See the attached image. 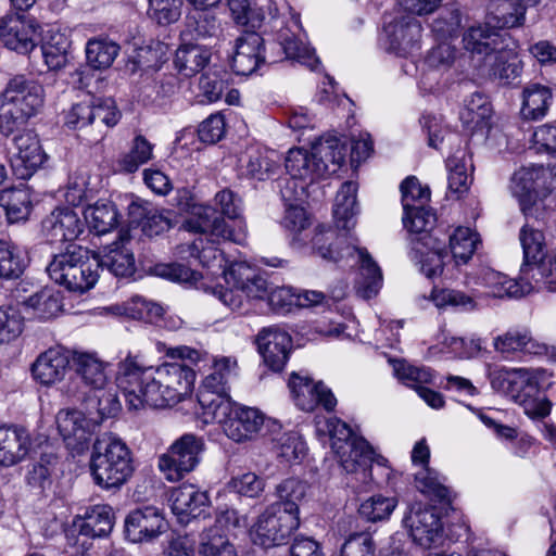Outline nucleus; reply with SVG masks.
Wrapping results in <instances>:
<instances>
[{"instance_id": "9", "label": "nucleus", "mask_w": 556, "mask_h": 556, "mask_svg": "<svg viewBox=\"0 0 556 556\" xmlns=\"http://www.w3.org/2000/svg\"><path fill=\"white\" fill-rule=\"evenodd\" d=\"M98 268V260L90 261L87 250L71 245L64 253L54 255L47 271L53 281L67 290L84 293L97 282Z\"/></svg>"}, {"instance_id": "33", "label": "nucleus", "mask_w": 556, "mask_h": 556, "mask_svg": "<svg viewBox=\"0 0 556 556\" xmlns=\"http://www.w3.org/2000/svg\"><path fill=\"white\" fill-rule=\"evenodd\" d=\"M278 155L258 146L248 147L239 156V166L245 176L265 180L277 173Z\"/></svg>"}, {"instance_id": "29", "label": "nucleus", "mask_w": 556, "mask_h": 556, "mask_svg": "<svg viewBox=\"0 0 556 556\" xmlns=\"http://www.w3.org/2000/svg\"><path fill=\"white\" fill-rule=\"evenodd\" d=\"M68 367V352L61 346H55L37 356L31 365V374L41 384L51 386L64 379Z\"/></svg>"}, {"instance_id": "62", "label": "nucleus", "mask_w": 556, "mask_h": 556, "mask_svg": "<svg viewBox=\"0 0 556 556\" xmlns=\"http://www.w3.org/2000/svg\"><path fill=\"white\" fill-rule=\"evenodd\" d=\"M393 369L399 380L416 391L419 386L430 383L433 377L429 368L413 366L403 361H395Z\"/></svg>"}, {"instance_id": "39", "label": "nucleus", "mask_w": 556, "mask_h": 556, "mask_svg": "<svg viewBox=\"0 0 556 556\" xmlns=\"http://www.w3.org/2000/svg\"><path fill=\"white\" fill-rule=\"evenodd\" d=\"M211 60V51L190 41H181L175 55V67L185 76H193L202 71Z\"/></svg>"}, {"instance_id": "60", "label": "nucleus", "mask_w": 556, "mask_h": 556, "mask_svg": "<svg viewBox=\"0 0 556 556\" xmlns=\"http://www.w3.org/2000/svg\"><path fill=\"white\" fill-rule=\"evenodd\" d=\"M460 25V10L452 5L441 11L440 15L433 21L431 29L438 39L445 41L458 34Z\"/></svg>"}, {"instance_id": "4", "label": "nucleus", "mask_w": 556, "mask_h": 556, "mask_svg": "<svg viewBox=\"0 0 556 556\" xmlns=\"http://www.w3.org/2000/svg\"><path fill=\"white\" fill-rule=\"evenodd\" d=\"M43 87L23 75L11 78L0 94V134L9 137L43 105Z\"/></svg>"}, {"instance_id": "64", "label": "nucleus", "mask_w": 556, "mask_h": 556, "mask_svg": "<svg viewBox=\"0 0 556 556\" xmlns=\"http://www.w3.org/2000/svg\"><path fill=\"white\" fill-rule=\"evenodd\" d=\"M278 457L287 463L301 460L306 454V445L296 432L283 433L276 444Z\"/></svg>"}, {"instance_id": "12", "label": "nucleus", "mask_w": 556, "mask_h": 556, "mask_svg": "<svg viewBox=\"0 0 556 556\" xmlns=\"http://www.w3.org/2000/svg\"><path fill=\"white\" fill-rule=\"evenodd\" d=\"M299 526L300 517L283 510L280 505H269L257 517L250 536L255 545L269 548L286 544Z\"/></svg>"}, {"instance_id": "32", "label": "nucleus", "mask_w": 556, "mask_h": 556, "mask_svg": "<svg viewBox=\"0 0 556 556\" xmlns=\"http://www.w3.org/2000/svg\"><path fill=\"white\" fill-rule=\"evenodd\" d=\"M327 428L331 447L337 455L345 456L350 452L361 455L364 459L371 457L372 446L365 439L354 435L350 426L344 421L336 417L329 418Z\"/></svg>"}, {"instance_id": "46", "label": "nucleus", "mask_w": 556, "mask_h": 556, "mask_svg": "<svg viewBox=\"0 0 556 556\" xmlns=\"http://www.w3.org/2000/svg\"><path fill=\"white\" fill-rule=\"evenodd\" d=\"M119 53V46L106 37L89 39L86 45V59L94 70L109 68Z\"/></svg>"}, {"instance_id": "24", "label": "nucleus", "mask_w": 556, "mask_h": 556, "mask_svg": "<svg viewBox=\"0 0 556 556\" xmlns=\"http://www.w3.org/2000/svg\"><path fill=\"white\" fill-rule=\"evenodd\" d=\"M403 523L408 529L413 541L424 547H430L440 540L442 534V523L438 514L420 503L409 506Z\"/></svg>"}, {"instance_id": "14", "label": "nucleus", "mask_w": 556, "mask_h": 556, "mask_svg": "<svg viewBox=\"0 0 556 556\" xmlns=\"http://www.w3.org/2000/svg\"><path fill=\"white\" fill-rule=\"evenodd\" d=\"M420 38L421 25L414 17L403 12L384 16L382 40L387 50L405 56L419 48Z\"/></svg>"}, {"instance_id": "52", "label": "nucleus", "mask_w": 556, "mask_h": 556, "mask_svg": "<svg viewBox=\"0 0 556 556\" xmlns=\"http://www.w3.org/2000/svg\"><path fill=\"white\" fill-rule=\"evenodd\" d=\"M129 215L134 222L142 223L144 232L149 236L159 235L167 230L170 226L169 220L156 210L149 208L147 203L138 201L131 202L129 205Z\"/></svg>"}, {"instance_id": "3", "label": "nucleus", "mask_w": 556, "mask_h": 556, "mask_svg": "<svg viewBox=\"0 0 556 556\" xmlns=\"http://www.w3.org/2000/svg\"><path fill=\"white\" fill-rule=\"evenodd\" d=\"M345 153V147L340 139L327 136L314 142L311 151L303 148L290 149L285 166L293 179L313 182L334 174L343 164Z\"/></svg>"}, {"instance_id": "41", "label": "nucleus", "mask_w": 556, "mask_h": 556, "mask_svg": "<svg viewBox=\"0 0 556 556\" xmlns=\"http://www.w3.org/2000/svg\"><path fill=\"white\" fill-rule=\"evenodd\" d=\"M356 185L352 181L344 182L337 192L333 217L338 228L350 230L355 226L356 210Z\"/></svg>"}, {"instance_id": "27", "label": "nucleus", "mask_w": 556, "mask_h": 556, "mask_svg": "<svg viewBox=\"0 0 556 556\" xmlns=\"http://www.w3.org/2000/svg\"><path fill=\"white\" fill-rule=\"evenodd\" d=\"M258 350L265 364L274 371L283 369L291 350V337L277 327L264 328L257 334Z\"/></svg>"}, {"instance_id": "59", "label": "nucleus", "mask_w": 556, "mask_h": 556, "mask_svg": "<svg viewBox=\"0 0 556 556\" xmlns=\"http://www.w3.org/2000/svg\"><path fill=\"white\" fill-rule=\"evenodd\" d=\"M434 304L440 307H453L463 312H472L478 308L477 295H470L460 290L443 289L434 293Z\"/></svg>"}, {"instance_id": "6", "label": "nucleus", "mask_w": 556, "mask_h": 556, "mask_svg": "<svg viewBox=\"0 0 556 556\" xmlns=\"http://www.w3.org/2000/svg\"><path fill=\"white\" fill-rule=\"evenodd\" d=\"M305 236L306 238L308 237L307 235ZM345 237L337 236L332 229L318 226L309 240L306 239V244H311L323 258L334 262L356 255L361 265L359 289L364 298L370 299L382 287L381 269L365 249H359L352 244H348L344 248L338 247L345 243Z\"/></svg>"}, {"instance_id": "45", "label": "nucleus", "mask_w": 556, "mask_h": 556, "mask_svg": "<svg viewBox=\"0 0 556 556\" xmlns=\"http://www.w3.org/2000/svg\"><path fill=\"white\" fill-rule=\"evenodd\" d=\"M526 4L519 0H494L490 5V21L498 28L521 26L526 16Z\"/></svg>"}, {"instance_id": "20", "label": "nucleus", "mask_w": 556, "mask_h": 556, "mask_svg": "<svg viewBox=\"0 0 556 556\" xmlns=\"http://www.w3.org/2000/svg\"><path fill=\"white\" fill-rule=\"evenodd\" d=\"M167 530L162 509L143 506L131 510L125 519L126 538L134 543L150 542Z\"/></svg>"}, {"instance_id": "11", "label": "nucleus", "mask_w": 556, "mask_h": 556, "mask_svg": "<svg viewBox=\"0 0 556 556\" xmlns=\"http://www.w3.org/2000/svg\"><path fill=\"white\" fill-rule=\"evenodd\" d=\"M204 450L203 437L185 433L157 457V468L167 481L177 482L199 466Z\"/></svg>"}, {"instance_id": "13", "label": "nucleus", "mask_w": 556, "mask_h": 556, "mask_svg": "<svg viewBox=\"0 0 556 556\" xmlns=\"http://www.w3.org/2000/svg\"><path fill=\"white\" fill-rule=\"evenodd\" d=\"M211 415H201V418L205 424H220L225 434L238 443L252 440L265 422V416L260 409L238 405L232 400L229 401V410L224 416Z\"/></svg>"}, {"instance_id": "8", "label": "nucleus", "mask_w": 556, "mask_h": 556, "mask_svg": "<svg viewBox=\"0 0 556 556\" xmlns=\"http://www.w3.org/2000/svg\"><path fill=\"white\" fill-rule=\"evenodd\" d=\"M224 279L230 288L216 286L211 289L225 306L231 311L248 312L245 307L251 300H265L268 293V282L257 276L245 263H232L224 271Z\"/></svg>"}, {"instance_id": "23", "label": "nucleus", "mask_w": 556, "mask_h": 556, "mask_svg": "<svg viewBox=\"0 0 556 556\" xmlns=\"http://www.w3.org/2000/svg\"><path fill=\"white\" fill-rule=\"evenodd\" d=\"M270 62L277 58L268 56ZM267 60L263 37L255 31H247L239 36L235 42L231 67L238 75L253 74Z\"/></svg>"}, {"instance_id": "55", "label": "nucleus", "mask_w": 556, "mask_h": 556, "mask_svg": "<svg viewBox=\"0 0 556 556\" xmlns=\"http://www.w3.org/2000/svg\"><path fill=\"white\" fill-rule=\"evenodd\" d=\"M445 478L429 467H421L415 473L416 488L425 495L443 501L448 496V489L444 485Z\"/></svg>"}, {"instance_id": "22", "label": "nucleus", "mask_w": 556, "mask_h": 556, "mask_svg": "<svg viewBox=\"0 0 556 556\" xmlns=\"http://www.w3.org/2000/svg\"><path fill=\"white\" fill-rule=\"evenodd\" d=\"M289 388L295 405L304 412H313L318 406L332 410L337 405V399L331 390L321 381L314 382L307 376L292 374Z\"/></svg>"}, {"instance_id": "17", "label": "nucleus", "mask_w": 556, "mask_h": 556, "mask_svg": "<svg viewBox=\"0 0 556 556\" xmlns=\"http://www.w3.org/2000/svg\"><path fill=\"white\" fill-rule=\"evenodd\" d=\"M39 25L24 14L10 13L0 18V40L10 50L27 54L37 45Z\"/></svg>"}, {"instance_id": "37", "label": "nucleus", "mask_w": 556, "mask_h": 556, "mask_svg": "<svg viewBox=\"0 0 556 556\" xmlns=\"http://www.w3.org/2000/svg\"><path fill=\"white\" fill-rule=\"evenodd\" d=\"M220 23L208 9H193L186 15L185 29L180 33L181 41L216 37Z\"/></svg>"}, {"instance_id": "25", "label": "nucleus", "mask_w": 556, "mask_h": 556, "mask_svg": "<svg viewBox=\"0 0 556 556\" xmlns=\"http://www.w3.org/2000/svg\"><path fill=\"white\" fill-rule=\"evenodd\" d=\"M490 377L492 387L509 394L515 402L518 395L538 393L540 389V374L534 369L501 367L494 369Z\"/></svg>"}, {"instance_id": "26", "label": "nucleus", "mask_w": 556, "mask_h": 556, "mask_svg": "<svg viewBox=\"0 0 556 556\" xmlns=\"http://www.w3.org/2000/svg\"><path fill=\"white\" fill-rule=\"evenodd\" d=\"M476 283L485 289L483 294L489 298H521L533 292L532 283L526 280L522 271L516 280L491 268H483L479 273Z\"/></svg>"}, {"instance_id": "51", "label": "nucleus", "mask_w": 556, "mask_h": 556, "mask_svg": "<svg viewBox=\"0 0 556 556\" xmlns=\"http://www.w3.org/2000/svg\"><path fill=\"white\" fill-rule=\"evenodd\" d=\"M523 250L525 264L522 267L534 265L546 256L545 238L540 229L526 224L519 235Z\"/></svg>"}, {"instance_id": "38", "label": "nucleus", "mask_w": 556, "mask_h": 556, "mask_svg": "<svg viewBox=\"0 0 556 556\" xmlns=\"http://www.w3.org/2000/svg\"><path fill=\"white\" fill-rule=\"evenodd\" d=\"M521 100L522 117L535 121L546 115L553 102V93L548 87L534 83L523 88Z\"/></svg>"}, {"instance_id": "63", "label": "nucleus", "mask_w": 556, "mask_h": 556, "mask_svg": "<svg viewBox=\"0 0 556 556\" xmlns=\"http://www.w3.org/2000/svg\"><path fill=\"white\" fill-rule=\"evenodd\" d=\"M96 99L88 98L74 103L65 114V125L71 129H81L96 121Z\"/></svg>"}, {"instance_id": "35", "label": "nucleus", "mask_w": 556, "mask_h": 556, "mask_svg": "<svg viewBox=\"0 0 556 556\" xmlns=\"http://www.w3.org/2000/svg\"><path fill=\"white\" fill-rule=\"evenodd\" d=\"M30 448V438L24 428L0 427V466L10 467L23 460Z\"/></svg>"}, {"instance_id": "47", "label": "nucleus", "mask_w": 556, "mask_h": 556, "mask_svg": "<svg viewBox=\"0 0 556 556\" xmlns=\"http://www.w3.org/2000/svg\"><path fill=\"white\" fill-rule=\"evenodd\" d=\"M526 280L532 283L533 291L546 289L556 292V256L546 255L529 267H522Z\"/></svg>"}, {"instance_id": "61", "label": "nucleus", "mask_w": 556, "mask_h": 556, "mask_svg": "<svg viewBox=\"0 0 556 556\" xmlns=\"http://www.w3.org/2000/svg\"><path fill=\"white\" fill-rule=\"evenodd\" d=\"M308 224V217L303 207L292 204L287 206L281 225L293 236L294 244L306 245V236H302V232L306 230Z\"/></svg>"}, {"instance_id": "15", "label": "nucleus", "mask_w": 556, "mask_h": 556, "mask_svg": "<svg viewBox=\"0 0 556 556\" xmlns=\"http://www.w3.org/2000/svg\"><path fill=\"white\" fill-rule=\"evenodd\" d=\"M76 376L71 378L65 392L77 400H86L91 392L109 384L106 366L96 355L79 353L74 358Z\"/></svg>"}, {"instance_id": "43", "label": "nucleus", "mask_w": 556, "mask_h": 556, "mask_svg": "<svg viewBox=\"0 0 556 556\" xmlns=\"http://www.w3.org/2000/svg\"><path fill=\"white\" fill-rule=\"evenodd\" d=\"M27 266L28 258L23 250L10 240L0 239V279H17Z\"/></svg>"}, {"instance_id": "56", "label": "nucleus", "mask_w": 556, "mask_h": 556, "mask_svg": "<svg viewBox=\"0 0 556 556\" xmlns=\"http://www.w3.org/2000/svg\"><path fill=\"white\" fill-rule=\"evenodd\" d=\"M396 506V497L378 494L363 502L358 508V513L366 520L376 522L388 519Z\"/></svg>"}, {"instance_id": "34", "label": "nucleus", "mask_w": 556, "mask_h": 556, "mask_svg": "<svg viewBox=\"0 0 556 556\" xmlns=\"http://www.w3.org/2000/svg\"><path fill=\"white\" fill-rule=\"evenodd\" d=\"M481 76L498 79L504 84H509L517 79L522 72V63L516 52L508 49L506 43L492 58L477 68Z\"/></svg>"}, {"instance_id": "2", "label": "nucleus", "mask_w": 556, "mask_h": 556, "mask_svg": "<svg viewBox=\"0 0 556 556\" xmlns=\"http://www.w3.org/2000/svg\"><path fill=\"white\" fill-rule=\"evenodd\" d=\"M185 228L200 236L188 245L190 256L198 258L203 267L211 269H228L223 251L222 241L242 243L245 238V227L240 225L239 231L233 232L226 222L211 206L199 205L193 208L192 216L188 218Z\"/></svg>"}, {"instance_id": "57", "label": "nucleus", "mask_w": 556, "mask_h": 556, "mask_svg": "<svg viewBox=\"0 0 556 556\" xmlns=\"http://www.w3.org/2000/svg\"><path fill=\"white\" fill-rule=\"evenodd\" d=\"M153 156L152 144L141 135L134 139L130 151L123 155L118 162L124 173H135L141 165L149 162Z\"/></svg>"}, {"instance_id": "18", "label": "nucleus", "mask_w": 556, "mask_h": 556, "mask_svg": "<svg viewBox=\"0 0 556 556\" xmlns=\"http://www.w3.org/2000/svg\"><path fill=\"white\" fill-rule=\"evenodd\" d=\"M289 14L287 25L278 30L277 40L287 59L294 60L315 71L319 65V59L313 48L307 46L302 38L300 17L291 8H286Z\"/></svg>"}, {"instance_id": "31", "label": "nucleus", "mask_w": 556, "mask_h": 556, "mask_svg": "<svg viewBox=\"0 0 556 556\" xmlns=\"http://www.w3.org/2000/svg\"><path fill=\"white\" fill-rule=\"evenodd\" d=\"M207 496L192 484H182L173 489L169 502L172 511L179 522L188 523L191 519L200 517L206 506Z\"/></svg>"}, {"instance_id": "30", "label": "nucleus", "mask_w": 556, "mask_h": 556, "mask_svg": "<svg viewBox=\"0 0 556 556\" xmlns=\"http://www.w3.org/2000/svg\"><path fill=\"white\" fill-rule=\"evenodd\" d=\"M42 229L52 241H73L84 230V223L71 207H58L42 222Z\"/></svg>"}, {"instance_id": "49", "label": "nucleus", "mask_w": 556, "mask_h": 556, "mask_svg": "<svg viewBox=\"0 0 556 556\" xmlns=\"http://www.w3.org/2000/svg\"><path fill=\"white\" fill-rule=\"evenodd\" d=\"M113 526V508L109 505H96L86 514L81 532L86 535L101 538L108 535Z\"/></svg>"}, {"instance_id": "53", "label": "nucleus", "mask_w": 556, "mask_h": 556, "mask_svg": "<svg viewBox=\"0 0 556 556\" xmlns=\"http://www.w3.org/2000/svg\"><path fill=\"white\" fill-rule=\"evenodd\" d=\"M200 556H237V551L226 534L216 529H206L200 535Z\"/></svg>"}, {"instance_id": "19", "label": "nucleus", "mask_w": 556, "mask_h": 556, "mask_svg": "<svg viewBox=\"0 0 556 556\" xmlns=\"http://www.w3.org/2000/svg\"><path fill=\"white\" fill-rule=\"evenodd\" d=\"M55 421L67 448L81 454L88 447L97 422L78 409H61Z\"/></svg>"}, {"instance_id": "16", "label": "nucleus", "mask_w": 556, "mask_h": 556, "mask_svg": "<svg viewBox=\"0 0 556 556\" xmlns=\"http://www.w3.org/2000/svg\"><path fill=\"white\" fill-rule=\"evenodd\" d=\"M10 149L11 167L18 179H28L42 166L47 155L33 131L15 135Z\"/></svg>"}, {"instance_id": "21", "label": "nucleus", "mask_w": 556, "mask_h": 556, "mask_svg": "<svg viewBox=\"0 0 556 556\" xmlns=\"http://www.w3.org/2000/svg\"><path fill=\"white\" fill-rule=\"evenodd\" d=\"M504 45L505 40L501 34L489 24L471 26L463 35V48L469 53L476 70L492 60Z\"/></svg>"}, {"instance_id": "50", "label": "nucleus", "mask_w": 556, "mask_h": 556, "mask_svg": "<svg viewBox=\"0 0 556 556\" xmlns=\"http://www.w3.org/2000/svg\"><path fill=\"white\" fill-rule=\"evenodd\" d=\"M480 243L479 235L468 227H458L450 237V248L457 265L466 264Z\"/></svg>"}, {"instance_id": "5", "label": "nucleus", "mask_w": 556, "mask_h": 556, "mask_svg": "<svg viewBox=\"0 0 556 556\" xmlns=\"http://www.w3.org/2000/svg\"><path fill=\"white\" fill-rule=\"evenodd\" d=\"M134 471L132 453L121 438L104 433L94 441L90 472L96 484L103 489L119 488Z\"/></svg>"}, {"instance_id": "10", "label": "nucleus", "mask_w": 556, "mask_h": 556, "mask_svg": "<svg viewBox=\"0 0 556 556\" xmlns=\"http://www.w3.org/2000/svg\"><path fill=\"white\" fill-rule=\"evenodd\" d=\"M238 376L237 359L231 356L216 357L213 363V370L207 375L198 393V404L201 415L220 417L229 410L230 383Z\"/></svg>"}, {"instance_id": "1", "label": "nucleus", "mask_w": 556, "mask_h": 556, "mask_svg": "<svg viewBox=\"0 0 556 556\" xmlns=\"http://www.w3.org/2000/svg\"><path fill=\"white\" fill-rule=\"evenodd\" d=\"M117 387L131 409L146 405L167 407L188 397L194 386L195 372L179 363L157 367L146 365L138 355L128 354L118 364Z\"/></svg>"}, {"instance_id": "36", "label": "nucleus", "mask_w": 556, "mask_h": 556, "mask_svg": "<svg viewBox=\"0 0 556 556\" xmlns=\"http://www.w3.org/2000/svg\"><path fill=\"white\" fill-rule=\"evenodd\" d=\"M22 304L27 314L42 321L59 316L63 307L61 293L52 288L41 289L25 299Z\"/></svg>"}, {"instance_id": "40", "label": "nucleus", "mask_w": 556, "mask_h": 556, "mask_svg": "<svg viewBox=\"0 0 556 556\" xmlns=\"http://www.w3.org/2000/svg\"><path fill=\"white\" fill-rule=\"evenodd\" d=\"M491 115L492 108L486 97L476 92L465 100L459 118L466 128L478 131L489 127Z\"/></svg>"}, {"instance_id": "44", "label": "nucleus", "mask_w": 556, "mask_h": 556, "mask_svg": "<svg viewBox=\"0 0 556 556\" xmlns=\"http://www.w3.org/2000/svg\"><path fill=\"white\" fill-rule=\"evenodd\" d=\"M109 309L114 315H124L144 323H155L163 315L161 305L148 301L140 295H135L122 305H114L109 307Z\"/></svg>"}, {"instance_id": "48", "label": "nucleus", "mask_w": 556, "mask_h": 556, "mask_svg": "<svg viewBox=\"0 0 556 556\" xmlns=\"http://www.w3.org/2000/svg\"><path fill=\"white\" fill-rule=\"evenodd\" d=\"M307 490L306 482L294 478L286 479L276 486L278 501L271 505H280L283 510L300 517L299 506L304 501Z\"/></svg>"}, {"instance_id": "28", "label": "nucleus", "mask_w": 556, "mask_h": 556, "mask_svg": "<svg viewBox=\"0 0 556 556\" xmlns=\"http://www.w3.org/2000/svg\"><path fill=\"white\" fill-rule=\"evenodd\" d=\"M130 241L128 232L119 233L116 241L105 245L99 253V267L106 268L116 277H129L136 270L135 256L127 247Z\"/></svg>"}, {"instance_id": "7", "label": "nucleus", "mask_w": 556, "mask_h": 556, "mask_svg": "<svg viewBox=\"0 0 556 556\" xmlns=\"http://www.w3.org/2000/svg\"><path fill=\"white\" fill-rule=\"evenodd\" d=\"M509 190L526 216L545 210V201L556 199V165L521 167L511 176Z\"/></svg>"}, {"instance_id": "54", "label": "nucleus", "mask_w": 556, "mask_h": 556, "mask_svg": "<svg viewBox=\"0 0 556 556\" xmlns=\"http://www.w3.org/2000/svg\"><path fill=\"white\" fill-rule=\"evenodd\" d=\"M469 167H471V164L467 163L464 153L460 156L455 154L446 160L450 192L460 195L469 189L471 182Z\"/></svg>"}, {"instance_id": "58", "label": "nucleus", "mask_w": 556, "mask_h": 556, "mask_svg": "<svg viewBox=\"0 0 556 556\" xmlns=\"http://www.w3.org/2000/svg\"><path fill=\"white\" fill-rule=\"evenodd\" d=\"M0 201L5 208L10 222L25 219L30 212V200L27 191L23 189H13L4 191Z\"/></svg>"}, {"instance_id": "42", "label": "nucleus", "mask_w": 556, "mask_h": 556, "mask_svg": "<svg viewBox=\"0 0 556 556\" xmlns=\"http://www.w3.org/2000/svg\"><path fill=\"white\" fill-rule=\"evenodd\" d=\"M86 224L97 235L110 232L117 226L118 214L115 205L110 201L100 200L88 205L84 211Z\"/></svg>"}]
</instances>
